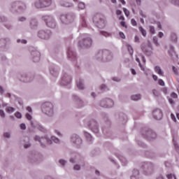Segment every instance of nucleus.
Wrapping results in <instances>:
<instances>
[{
  "label": "nucleus",
  "instance_id": "nucleus-1",
  "mask_svg": "<svg viewBox=\"0 0 179 179\" xmlns=\"http://www.w3.org/2000/svg\"><path fill=\"white\" fill-rule=\"evenodd\" d=\"M95 59L99 62H110L113 61V52L108 50H99L95 54Z\"/></svg>",
  "mask_w": 179,
  "mask_h": 179
},
{
  "label": "nucleus",
  "instance_id": "nucleus-2",
  "mask_svg": "<svg viewBox=\"0 0 179 179\" xmlns=\"http://www.w3.org/2000/svg\"><path fill=\"white\" fill-rule=\"evenodd\" d=\"M34 141H36V142H39V143H41V148H45V143H47V145H52V142H54L55 143H59V142H61L59 138L54 136H52L50 138L47 136L40 137L39 136H35Z\"/></svg>",
  "mask_w": 179,
  "mask_h": 179
},
{
  "label": "nucleus",
  "instance_id": "nucleus-3",
  "mask_svg": "<svg viewBox=\"0 0 179 179\" xmlns=\"http://www.w3.org/2000/svg\"><path fill=\"white\" fill-rule=\"evenodd\" d=\"M26 3L20 1H13L10 4V12L11 13H22L26 10Z\"/></svg>",
  "mask_w": 179,
  "mask_h": 179
},
{
  "label": "nucleus",
  "instance_id": "nucleus-4",
  "mask_svg": "<svg viewBox=\"0 0 179 179\" xmlns=\"http://www.w3.org/2000/svg\"><path fill=\"white\" fill-rule=\"evenodd\" d=\"M81 38L78 41V47H80V48H90L92 47L93 40L90 37V35L82 34Z\"/></svg>",
  "mask_w": 179,
  "mask_h": 179
},
{
  "label": "nucleus",
  "instance_id": "nucleus-5",
  "mask_svg": "<svg viewBox=\"0 0 179 179\" xmlns=\"http://www.w3.org/2000/svg\"><path fill=\"white\" fill-rule=\"evenodd\" d=\"M42 113L48 117H54V104L51 102H45L42 104Z\"/></svg>",
  "mask_w": 179,
  "mask_h": 179
},
{
  "label": "nucleus",
  "instance_id": "nucleus-6",
  "mask_svg": "<svg viewBox=\"0 0 179 179\" xmlns=\"http://www.w3.org/2000/svg\"><path fill=\"white\" fill-rule=\"evenodd\" d=\"M42 20L45 22L47 27H49V29H55L57 27V20L52 15H43Z\"/></svg>",
  "mask_w": 179,
  "mask_h": 179
},
{
  "label": "nucleus",
  "instance_id": "nucleus-7",
  "mask_svg": "<svg viewBox=\"0 0 179 179\" xmlns=\"http://www.w3.org/2000/svg\"><path fill=\"white\" fill-rule=\"evenodd\" d=\"M51 5H52V0H37L34 3L36 9H45V8H50Z\"/></svg>",
  "mask_w": 179,
  "mask_h": 179
},
{
  "label": "nucleus",
  "instance_id": "nucleus-8",
  "mask_svg": "<svg viewBox=\"0 0 179 179\" xmlns=\"http://www.w3.org/2000/svg\"><path fill=\"white\" fill-rule=\"evenodd\" d=\"M142 136L143 138L147 139V141H155V139L157 138V134H156V132L148 128L143 130Z\"/></svg>",
  "mask_w": 179,
  "mask_h": 179
},
{
  "label": "nucleus",
  "instance_id": "nucleus-9",
  "mask_svg": "<svg viewBox=\"0 0 179 179\" xmlns=\"http://www.w3.org/2000/svg\"><path fill=\"white\" fill-rule=\"evenodd\" d=\"M52 36V32L50 29H41L37 33V36L41 40H50Z\"/></svg>",
  "mask_w": 179,
  "mask_h": 179
},
{
  "label": "nucleus",
  "instance_id": "nucleus-10",
  "mask_svg": "<svg viewBox=\"0 0 179 179\" xmlns=\"http://www.w3.org/2000/svg\"><path fill=\"white\" fill-rule=\"evenodd\" d=\"M18 79L23 83H30L34 80V75L22 73L18 76Z\"/></svg>",
  "mask_w": 179,
  "mask_h": 179
},
{
  "label": "nucleus",
  "instance_id": "nucleus-11",
  "mask_svg": "<svg viewBox=\"0 0 179 179\" xmlns=\"http://www.w3.org/2000/svg\"><path fill=\"white\" fill-rule=\"evenodd\" d=\"M66 52L69 59L73 62V65H76V64H78V57L75 50H73L72 47H69L67 48Z\"/></svg>",
  "mask_w": 179,
  "mask_h": 179
},
{
  "label": "nucleus",
  "instance_id": "nucleus-12",
  "mask_svg": "<svg viewBox=\"0 0 179 179\" xmlns=\"http://www.w3.org/2000/svg\"><path fill=\"white\" fill-rule=\"evenodd\" d=\"M153 164L151 162H144L141 166V169L145 176H150L153 173Z\"/></svg>",
  "mask_w": 179,
  "mask_h": 179
},
{
  "label": "nucleus",
  "instance_id": "nucleus-13",
  "mask_svg": "<svg viewBox=\"0 0 179 179\" xmlns=\"http://www.w3.org/2000/svg\"><path fill=\"white\" fill-rule=\"evenodd\" d=\"M71 143H72L73 146L75 148H80L83 143L82 138H80L79 135L73 134L71 136Z\"/></svg>",
  "mask_w": 179,
  "mask_h": 179
},
{
  "label": "nucleus",
  "instance_id": "nucleus-14",
  "mask_svg": "<svg viewBox=\"0 0 179 179\" xmlns=\"http://www.w3.org/2000/svg\"><path fill=\"white\" fill-rule=\"evenodd\" d=\"M88 127L91 131L94 132V134H99V123H97V120L94 119H92L88 122Z\"/></svg>",
  "mask_w": 179,
  "mask_h": 179
},
{
  "label": "nucleus",
  "instance_id": "nucleus-15",
  "mask_svg": "<svg viewBox=\"0 0 179 179\" xmlns=\"http://www.w3.org/2000/svg\"><path fill=\"white\" fill-rule=\"evenodd\" d=\"M71 82H72V78L71 76L66 73H63L60 85L62 86H68V85H71Z\"/></svg>",
  "mask_w": 179,
  "mask_h": 179
},
{
  "label": "nucleus",
  "instance_id": "nucleus-16",
  "mask_svg": "<svg viewBox=\"0 0 179 179\" xmlns=\"http://www.w3.org/2000/svg\"><path fill=\"white\" fill-rule=\"evenodd\" d=\"M93 22L95 23L96 27L103 29L106 26V20L103 18H100V15H96L93 17Z\"/></svg>",
  "mask_w": 179,
  "mask_h": 179
},
{
  "label": "nucleus",
  "instance_id": "nucleus-17",
  "mask_svg": "<svg viewBox=\"0 0 179 179\" xmlns=\"http://www.w3.org/2000/svg\"><path fill=\"white\" fill-rule=\"evenodd\" d=\"M72 99L77 108H82L83 107H85V101H83V100H82V99H80L78 95L73 94Z\"/></svg>",
  "mask_w": 179,
  "mask_h": 179
},
{
  "label": "nucleus",
  "instance_id": "nucleus-18",
  "mask_svg": "<svg viewBox=\"0 0 179 179\" xmlns=\"http://www.w3.org/2000/svg\"><path fill=\"white\" fill-rule=\"evenodd\" d=\"M49 71L52 76L57 78L58 75H59V66L55 64H51L49 68Z\"/></svg>",
  "mask_w": 179,
  "mask_h": 179
},
{
  "label": "nucleus",
  "instance_id": "nucleus-19",
  "mask_svg": "<svg viewBox=\"0 0 179 179\" xmlns=\"http://www.w3.org/2000/svg\"><path fill=\"white\" fill-rule=\"evenodd\" d=\"M10 43V39L9 38L0 39V48L2 51H6L8 50V45Z\"/></svg>",
  "mask_w": 179,
  "mask_h": 179
},
{
  "label": "nucleus",
  "instance_id": "nucleus-20",
  "mask_svg": "<svg viewBox=\"0 0 179 179\" xmlns=\"http://www.w3.org/2000/svg\"><path fill=\"white\" fill-rule=\"evenodd\" d=\"M41 54L38 50H32L31 52V58L34 62H38L40 61Z\"/></svg>",
  "mask_w": 179,
  "mask_h": 179
},
{
  "label": "nucleus",
  "instance_id": "nucleus-21",
  "mask_svg": "<svg viewBox=\"0 0 179 179\" xmlns=\"http://www.w3.org/2000/svg\"><path fill=\"white\" fill-rule=\"evenodd\" d=\"M152 116L155 120H162L163 118V112L159 108H157L152 111Z\"/></svg>",
  "mask_w": 179,
  "mask_h": 179
},
{
  "label": "nucleus",
  "instance_id": "nucleus-22",
  "mask_svg": "<svg viewBox=\"0 0 179 179\" xmlns=\"http://www.w3.org/2000/svg\"><path fill=\"white\" fill-rule=\"evenodd\" d=\"M168 54L172 59H176V58H178V56L177 55V53L176 52V50H174V46L172 45H169V49L168 50Z\"/></svg>",
  "mask_w": 179,
  "mask_h": 179
},
{
  "label": "nucleus",
  "instance_id": "nucleus-23",
  "mask_svg": "<svg viewBox=\"0 0 179 179\" xmlns=\"http://www.w3.org/2000/svg\"><path fill=\"white\" fill-rule=\"evenodd\" d=\"M114 106V101L111 99L106 98V103H102L103 108H111Z\"/></svg>",
  "mask_w": 179,
  "mask_h": 179
},
{
  "label": "nucleus",
  "instance_id": "nucleus-24",
  "mask_svg": "<svg viewBox=\"0 0 179 179\" xmlns=\"http://www.w3.org/2000/svg\"><path fill=\"white\" fill-rule=\"evenodd\" d=\"M2 107L5 108L6 111L8 113V114H12V113H15V108L11 107V106H8V103H2Z\"/></svg>",
  "mask_w": 179,
  "mask_h": 179
},
{
  "label": "nucleus",
  "instance_id": "nucleus-25",
  "mask_svg": "<svg viewBox=\"0 0 179 179\" xmlns=\"http://www.w3.org/2000/svg\"><path fill=\"white\" fill-rule=\"evenodd\" d=\"M60 20L64 24H69V20L68 19V14H62L60 15Z\"/></svg>",
  "mask_w": 179,
  "mask_h": 179
},
{
  "label": "nucleus",
  "instance_id": "nucleus-26",
  "mask_svg": "<svg viewBox=\"0 0 179 179\" xmlns=\"http://www.w3.org/2000/svg\"><path fill=\"white\" fill-rule=\"evenodd\" d=\"M35 128L43 134H47V132H48V130L41 124H36Z\"/></svg>",
  "mask_w": 179,
  "mask_h": 179
},
{
  "label": "nucleus",
  "instance_id": "nucleus-27",
  "mask_svg": "<svg viewBox=\"0 0 179 179\" xmlns=\"http://www.w3.org/2000/svg\"><path fill=\"white\" fill-rule=\"evenodd\" d=\"M102 118L104 122L106 124L107 128H109L110 125H111V121L108 118V116L107 115V114L106 113L102 114Z\"/></svg>",
  "mask_w": 179,
  "mask_h": 179
},
{
  "label": "nucleus",
  "instance_id": "nucleus-28",
  "mask_svg": "<svg viewBox=\"0 0 179 179\" xmlns=\"http://www.w3.org/2000/svg\"><path fill=\"white\" fill-rule=\"evenodd\" d=\"M143 52H144L145 55H147V57H150V55H152V51L149 50V49H148V46H143L141 45V47Z\"/></svg>",
  "mask_w": 179,
  "mask_h": 179
},
{
  "label": "nucleus",
  "instance_id": "nucleus-29",
  "mask_svg": "<svg viewBox=\"0 0 179 179\" xmlns=\"http://www.w3.org/2000/svg\"><path fill=\"white\" fill-rule=\"evenodd\" d=\"M118 117H119V121L122 124H125V122H127V115H125L124 113H120Z\"/></svg>",
  "mask_w": 179,
  "mask_h": 179
},
{
  "label": "nucleus",
  "instance_id": "nucleus-30",
  "mask_svg": "<svg viewBox=\"0 0 179 179\" xmlns=\"http://www.w3.org/2000/svg\"><path fill=\"white\" fill-rule=\"evenodd\" d=\"M131 179H138L139 178V170L138 169H134L133 170V173L130 176Z\"/></svg>",
  "mask_w": 179,
  "mask_h": 179
},
{
  "label": "nucleus",
  "instance_id": "nucleus-31",
  "mask_svg": "<svg viewBox=\"0 0 179 179\" xmlns=\"http://www.w3.org/2000/svg\"><path fill=\"white\" fill-rule=\"evenodd\" d=\"M59 5L60 6H63V8H71V6H72V3H69L65 1H60Z\"/></svg>",
  "mask_w": 179,
  "mask_h": 179
},
{
  "label": "nucleus",
  "instance_id": "nucleus-32",
  "mask_svg": "<svg viewBox=\"0 0 179 179\" xmlns=\"http://www.w3.org/2000/svg\"><path fill=\"white\" fill-rule=\"evenodd\" d=\"M155 71L160 76H164V72H163V70H162V68L159 66H156L155 67Z\"/></svg>",
  "mask_w": 179,
  "mask_h": 179
},
{
  "label": "nucleus",
  "instance_id": "nucleus-33",
  "mask_svg": "<svg viewBox=\"0 0 179 179\" xmlns=\"http://www.w3.org/2000/svg\"><path fill=\"white\" fill-rule=\"evenodd\" d=\"M37 24H38V22L37 21V19L36 18H31L30 20V26L32 29H34V27H37Z\"/></svg>",
  "mask_w": 179,
  "mask_h": 179
},
{
  "label": "nucleus",
  "instance_id": "nucleus-34",
  "mask_svg": "<svg viewBox=\"0 0 179 179\" xmlns=\"http://www.w3.org/2000/svg\"><path fill=\"white\" fill-rule=\"evenodd\" d=\"M67 16L69 19V23H71V22H73L76 17V15L73 13H68Z\"/></svg>",
  "mask_w": 179,
  "mask_h": 179
},
{
  "label": "nucleus",
  "instance_id": "nucleus-35",
  "mask_svg": "<svg viewBox=\"0 0 179 179\" xmlns=\"http://www.w3.org/2000/svg\"><path fill=\"white\" fill-rule=\"evenodd\" d=\"M141 99H142V96L140 94H133L131 96V99L133 101H138Z\"/></svg>",
  "mask_w": 179,
  "mask_h": 179
},
{
  "label": "nucleus",
  "instance_id": "nucleus-36",
  "mask_svg": "<svg viewBox=\"0 0 179 179\" xmlns=\"http://www.w3.org/2000/svg\"><path fill=\"white\" fill-rule=\"evenodd\" d=\"M84 136H85L88 142H92V141H93V137L92 136V134L88 133L87 131H84Z\"/></svg>",
  "mask_w": 179,
  "mask_h": 179
},
{
  "label": "nucleus",
  "instance_id": "nucleus-37",
  "mask_svg": "<svg viewBox=\"0 0 179 179\" xmlns=\"http://www.w3.org/2000/svg\"><path fill=\"white\" fill-rule=\"evenodd\" d=\"M77 87L79 89V90H83V89H85V85L83 84V81L82 80L77 82Z\"/></svg>",
  "mask_w": 179,
  "mask_h": 179
},
{
  "label": "nucleus",
  "instance_id": "nucleus-38",
  "mask_svg": "<svg viewBox=\"0 0 179 179\" xmlns=\"http://www.w3.org/2000/svg\"><path fill=\"white\" fill-rule=\"evenodd\" d=\"M74 2H78V9H84L85 8V4L83 2H79V0H73Z\"/></svg>",
  "mask_w": 179,
  "mask_h": 179
},
{
  "label": "nucleus",
  "instance_id": "nucleus-39",
  "mask_svg": "<svg viewBox=\"0 0 179 179\" xmlns=\"http://www.w3.org/2000/svg\"><path fill=\"white\" fill-rule=\"evenodd\" d=\"M171 40L173 43H177V34H176V33L171 34Z\"/></svg>",
  "mask_w": 179,
  "mask_h": 179
},
{
  "label": "nucleus",
  "instance_id": "nucleus-40",
  "mask_svg": "<svg viewBox=\"0 0 179 179\" xmlns=\"http://www.w3.org/2000/svg\"><path fill=\"white\" fill-rule=\"evenodd\" d=\"M1 61L2 64H8V62H9V61L8 60V58L5 55L1 56Z\"/></svg>",
  "mask_w": 179,
  "mask_h": 179
},
{
  "label": "nucleus",
  "instance_id": "nucleus-41",
  "mask_svg": "<svg viewBox=\"0 0 179 179\" xmlns=\"http://www.w3.org/2000/svg\"><path fill=\"white\" fill-rule=\"evenodd\" d=\"M127 47L130 55H134V48H132V46L129 44H127Z\"/></svg>",
  "mask_w": 179,
  "mask_h": 179
},
{
  "label": "nucleus",
  "instance_id": "nucleus-42",
  "mask_svg": "<svg viewBox=\"0 0 179 179\" xmlns=\"http://www.w3.org/2000/svg\"><path fill=\"white\" fill-rule=\"evenodd\" d=\"M100 34L102 36H104V37H111L112 34L110 32L104 31H101Z\"/></svg>",
  "mask_w": 179,
  "mask_h": 179
},
{
  "label": "nucleus",
  "instance_id": "nucleus-43",
  "mask_svg": "<svg viewBox=\"0 0 179 179\" xmlns=\"http://www.w3.org/2000/svg\"><path fill=\"white\" fill-rule=\"evenodd\" d=\"M152 41L156 47H159L160 45V43H159V38H157V36H154Z\"/></svg>",
  "mask_w": 179,
  "mask_h": 179
},
{
  "label": "nucleus",
  "instance_id": "nucleus-44",
  "mask_svg": "<svg viewBox=\"0 0 179 179\" xmlns=\"http://www.w3.org/2000/svg\"><path fill=\"white\" fill-rule=\"evenodd\" d=\"M8 22V17H5V15H0V23H5Z\"/></svg>",
  "mask_w": 179,
  "mask_h": 179
},
{
  "label": "nucleus",
  "instance_id": "nucleus-45",
  "mask_svg": "<svg viewBox=\"0 0 179 179\" xmlns=\"http://www.w3.org/2000/svg\"><path fill=\"white\" fill-rule=\"evenodd\" d=\"M139 31H141L142 36H143L144 37H146V30H145V29H143V27H139L138 28Z\"/></svg>",
  "mask_w": 179,
  "mask_h": 179
},
{
  "label": "nucleus",
  "instance_id": "nucleus-46",
  "mask_svg": "<svg viewBox=\"0 0 179 179\" xmlns=\"http://www.w3.org/2000/svg\"><path fill=\"white\" fill-rule=\"evenodd\" d=\"M81 25L83 27H86V19L85 18V16H81Z\"/></svg>",
  "mask_w": 179,
  "mask_h": 179
},
{
  "label": "nucleus",
  "instance_id": "nucleus-47",
  "mask_svg": "<svg viewBox=\"0 0 179 179\" xmlns=\"http://www.w3.org/2000/svg\"><path fill=\"white\" fill-rule=\"evenodd\" d=\"M120 160L121 163H122L123 166H126V164L128 163V161H127V159L124 157H120Z\"/></svg>",
  "mask_w": 179,
  "mask_h": 179
},
{
  "label": "nucleus",
  "instance_id": "nucleus-48",
  "mask_svg": "<svg viewBox=\"0 0 179 179\" xmlns=\"http://www.w3.org/2000/svg\"><path fill=\"white\" fill-rule=\"evenodd\" d=\"M59 163L62 166V167H65V164H66L67 162L64 159H60L59 160Z\"/></svg>",
  "mask_w": 179,
  "mask_h": 179
},
{
  "label": "nucleus",
  "instance_id": "nucleus-49",
  "mask_svg": "<svg viewBox=\"0 0 179 179\" xmlns=\"http://www.w3.org/2000/svg\"><path fill=\"white\" fill-rule=\"evenodd\" d=\"M4 27H6V29H7L8 30H12V29H13V26H12V24L9 23L5 24Z\"/></svg>",
  "mask_w": 179,
  "mask_h": 179
},
{
  "label": "nucleus",
  "instance_id": "nucleus-50",
  "mask_svg": "<svg viewBox=\"0 0 179 179\" xmlns=\"http://www.w3.org/2000/svg\"><path fill=\"white\" fill-rule=\"evenodd\" d=\"M152 94L155 97H159V95L160 94V92H159V91H157V90H152Z\"/></svg>",
  "mask_w": 179,
  "mask_h": 179
},
{
  "label": "nucleus",
  "instance_id": "nucleus-51",
  "mask_svg": "<svg viewBox=\"0 0 179 179\" xmlns=\"http://www.w3.org/2000/svg\"><path fill=\"white\" fill-rule=\"evenodd\" d=\"M27 20V18L26 17H19L17 18L18 22H26Z\"/></svg>",
  "mask_w": 179,
  "mask_h": 179
},
{
  "label": "nucleus",
  "instance_id": "nucleus-52",
  "mask_svg": "<svg viewBox=\"0 0 179 179\" xmlns=\"http://www.w3.org/2000/svg\"><path fill=\"white\" fill-rule=\"evenodd\" d=\"M171 2L175 6H179V0H171Z\"/></svg>",
  "mask_w": 179,
  "mask_h": 179
},
{
  "label": "nucleus",
  "instance_id": "nucleus-53",
  "mask_svg": "<svg viewBox=\"0 0 179 179\" xmlns=\"http://www.w3.org/2000/svg\"><path fill=\"white\" fill-rule=\"evenodd\" d=\"M25 117L27 118V120H28V121H31V120H33V117L31 116V115H30V113H26Z\"/></svg>",
  "mask_w": 179,
  "mask_h": 179
},
{
  "label": "nucleus",
  "instance_id": "nucleus-54",
  "mask_svg": "<svg viewBox=\"0 0 179 179\" xmlns=\"http://www.w3.org/2000/svg\"><path fill=\"white\" fill-rule=\"evenodd\" d=\"M101 90H103V92H107V90H108V87L106 85H102L101 86Z\"/></svg>",
  "mask_w": 179,
  "mask_h": 179
},
{
  "label": "nucleus",
  "instance_id": "nucleus-55",
  "mask_svg": "<svg viewBox=\"0 0 179 179\" xmlns=\"http://www.w3.org/2000/svg\"><path fill=\"white\" fill-rule=\"evenodd\" d=\"M17 43H21V44H27V41L24 39H17Z\"/></svg>",
  "mask_w": 179,
  "mask_h": 179
},
{
  "label": "nucleus",
  "instance_id": "nucleus-56",
  "mask_svg": "<svg viewBox=\"0 0 179 179\" xmlns=\"http://www.w3.org/2000/svg\"><path fill=\"white\" fill-rule=\"evenodd\" d=\"M0 117L1 118H5L6 117V115L5 114V111L3 110L0 109Z\"/></svg>",
  "mask_w": 179,
  "mask_h": 179
},
{
  "label": "nucleus",
  "instance_id": "nucleus-57",
  "mask_svg": "<svg viewBox=\"0 0 179 179\" xmlns=\"http://www.w3.org/2000/svg\"><path fill=\"white\" fill-rule=\"evenodd\" d=\"M123 12H124L125 16H127V17H128V16H129V10H128L127 8H123Z\"/></svg>",
  "mask_w": 179,
  "mask_h": 179
},
{
  "label": "nucleus",
  "instance_id": "nucleus-58",
  "mask_svg": "<svg viewBox=\"0 0 179 179\" xmlns=\"http://www.w3.org/2000/svg\"><path fill=\"white\" fill-rule=\"evenodd\" d=\"M3 137L6 138L7 139H9L10 138V133H9V132H4L3 133Z\"/></svg>",
  "mask_w": 179,
  "mask_h": 179
},
{
  "label": "nucleus",
  "instance_id": "nucleus-59",
  "mask_svg": "<svg viewBox=\"0 0 179 179\" xmlns=\"http://www.w3.org/2000/svg\"><path fill=\"white\" fill-rule=\"evenodd\" d=\"M173 145H174V148H175V150L179 153V146H178V144H177V143H173Z\"/></svg>",
  "mask_w": 179,
  "mask_h": 179
},
{
  "label": "nucleus",
  "instance_id": "nucleus-60",
  "mask_svg": "<svg viewBox=\"0 0 179 179\" xmlns=\"http://www.w3.org/2000/svg\"><path fill=\"white\" fill-rule=\"evenodd\" d=\"M15 117H16V118L20 119L22 118V113H20V112H16L15 113Z\"/></svg>",
  "mask_w": 179,
  "mask_h": 179
},
{
  "label": "nucleus",
  "instance_id": "nucleus-61",
  "mask_svg": "<svg viewBox=\"0 0 179 179\" xmlns=\"http://www.w3.org/2000/svg\"><path fill=\"white\" fill-rule=\"evenodd\" d=\"M150 33H151V34H155V27L150 26Z\"/></svg>",
  "mask_w": 179,
  "mask_h": 179
},
{
  "label": "nucleus",
  "instance_id": "nucleus-62",
  "mask_svg": "<svg viewBox=\"0 0 179 179\" xmlns=\"http://www.w3.org/2000/svg\"><path fill=\"white\" fill-rule=\"evenodd\" d=\"M158 83L160 86H165L164 81L162 79L158 80Z\"/></svg>",
  "mask_w": 179,
  "mask_h": 179
},
{
  "label": "nucleus",
  "instance_id": "nucleus-63",
  "mask_svg": "<svg viewBox=\"0 0 179 179\" xmlns=\"http://www.w3.org/2000/svg\"><path fill=\"white\" fill-rule=\"evenodd\" d=\"M20 129L24 130L26 129V124L24 123H22L20 124Z\"/></svg>",
  "mask_w": 179,
  "mask_h": 179
},
{
  "label": "nucleus",
  "instance_id": "nucleus-64",
  "mask_svg": "<svg viewBox=\"0 0 179 179\" xmlns=\"http://www.w3.org/2000/svg\"><path fill=\"white\" fill-rule=\"evenodd\" d=\"M73 169H74V170H76V171L80 170V165H79V164H76V165L73 166Z\"/></svg>",
  "mask_w": 179,
  "mask_h": 179
}]
</instances>
